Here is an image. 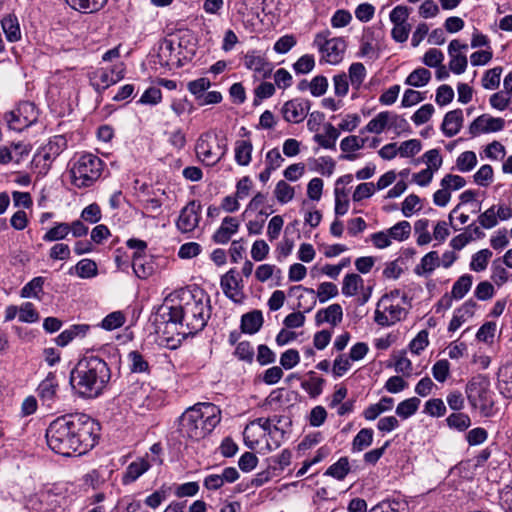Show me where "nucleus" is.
Instances as JSON below:
<instances>
[{
    "label": "nucleus",
    "mask_w": 512,
    "mask_h": 512,
    "mask_svg": "<svg viewBox=\"0 0 512 512\" xmlns=\"http://www.w3.org/2000/svg\"><path fill=\"white\" fill-rule=\"evenodd\" d=\"M99 424L83 413L66 414L53 420L46 429L49 448L62 456L85 454L99 437Z\"/></svg>",
    "instance_id": "obj_1"
},
{
    "label": "nucleus",
    "mask_w": 512,
    "mask_h": 512,
    "mask_svg": "<svg viewBox=\"0 0 512 512\" xmlns=\"http://www.w3.org/2000/svg\"><path fill=\"white\" fill-rule=\"evenodd\" d=\"M211 316L210 298L202 291L197 294L183 292L177 305H163L155 321L175 326L178 334L194 335L202 331Z\"/></svg>",
    "instance_id": "obj_2"
},
{
    "label": "nucleus",
    "mask_w": 512,
    "mask_h": 512,
    "mask_svg": "<svg viewBox=\"0 0 512 512\" xmlns=\"http://www.w3.org/2000/svg\"><path fill=\"white\" fill-rule=\"evenodd\" d=\"M111 378L107 363L98 356H85L78 361L70 373L73 392L81 398L98 397Z\"/></svg>",
    "instance_id": "obj_3"
},
{
    "label": "nucleus",
    "mask_w": 512,
    "mask_h": 512,
    "mask_svg": "<svg viewBox=\"0 0 512 512\" xmlns=\"http://www.w3.org/2000/svg\"><path fill=\"white\" fill-rule=\"evenodd\" d=\"M221 421V410L213 403H197L180 417L184 437L199 441L209 435Z\"/></svg>",
    "instance_id": "obj_4"
},
{
    "label": "nucleus",
    "mask_w": 512,
    "mask_h": 512,
    "mask_svg": "<svg viewBox=\"0 0 512 512\" xmlns=\"http://www.w3.org/2000/svg\"><path fill=\"white\" fill-rule=\"evenodd\" d=\"M104 163L96 155L84 154L70 168L71 183L77 188L92 186L101 176Z\"/></svg>",
    "instance_id": "obj_5"
},
{
    "label": "nucleus",
    "mask_w": 512,
    "mask_h": 512,
    "mask_svg": "<svg viewBox=\"0 0 512 512\" xmlns=\"http://www.w3.org/2000/svg\"><path fill=\"white\" fill-rule=\"evenodd\" d=\"M465 393L473 409L478 410L485 417L492 414L494 401L487 377L477 375L470 379L466 384Z\"/></svg>",
    "instance_id": "obj_6"
},
{
    "label": "nucleus",
    "mask_w": 512,
    "mask_h": 512,
    "mask_svg": "<svg viewBox=\"0 0 512 512\" xmlns=\"http://www.w3.org/2000/svg\"><path fill=\"white\" fill-rule=\"evenodd\" d=\"M195 151L198 159L207 166L217 164L227 152V144L225 139H219L211 133L206 132L198 138Z\"/></svg>",
    "instance_id": "obj_7"
},
{
    "label": "nucleus",
    "mask_w": 512,
    "mask_h": 512,
    "mask_svg": "<svg viewBox=\"0 0 512 512\" xmlns=\"http://www.w3.org/2000/svg\"><path fill=\"white\" fill-rule=\"evenodd\" d=\"M329 30L317 33L314 38V45L322 54V59L332 65L340 63L346 51V41L341 37L330 38Z\"/></svg>",
    "instance_id": "obj_8"
},
{
    "label": "nucleus",
    "mask_w": 512,
    "mask_h": 512,
    "mask_svg": "<svg viewBox=\"0 0 512 512\" xmlns=\"http://www.w3.org/2000/svg\"><path fill=\"white\" fill-rule=\"evenodd\" d=\"M39 112L34 103L21 102L16 109L5 114V120L11 130L21 132L38 120Z\"/></svg>",
    "instance_id": "obj_9"
},
{
    "label": "nucleus",
    "mask_w": 512,
    "mask_h": 512,
    "mask_svg": "<svg viewBox=\"0 0 512 512\" xmlns=\"http://www.w3.org/2000/svg\"><path fill=\"white\" fill-rule=\"evenodd\" d=\"M125 68L123 64L115 65L111 69L98 68L89 74L91 86L98 92L102 93L110 86L116 84L124 78Z\"/></svg>",
    "instance_id": "obj_10"
},
{
    "label": "nucleus",
    "mask_w": 512,
    "mask_h": 512,
    "mask_svg": "<svg viewBox=\"0 0 512 512\" xmlns=\"http://www.w3.org/2000/svg\"><path fill=\"white\" fill-rule=\"evenodd\" d=\"M406 315V311L399 304H394L387 296H383L377 303L374 320L381 326H391L400 321Z\"/></svg>",
    "instance_id": "obj_11"
},
{
    "label": "nucleus",
    "mask_w": 512,
    "mask_h": 512,
    "mask_svg": "<svg viewBox=\"0 0 512 512\" xmlns=\"http://www.w3.org/2000/svg\"><path fill=\"white\" fill-rule=\"evenodd\" d=\"M201 218V205L192 200L180 211L176 221V227L181 233H190L199 225Z\"/></svg>",
    "instance_id": "obj_12"
},
{
    "label": "nucleus",
    "mask_w": 512,
    "mask_h": 512,
    "mask_svg": "<svg viewBox=\"0 0 512 512\" xmlns=\"http://www.w3.org/2000/svg\"><path fill=\"white\" fill-rule=\"evenodd\" d=\"M310 108V100L294 98L283 104L281 112L285 121L297 124L307 117Z\"/></svg>",
    "instance_id": "obj_13"
},
{
    "label": "nucleus",
    "mask_w": 512,
    "mask_h": 512,
    "mask_svg": "<svg viewBox=\"0 0 512 512\" xmlns=\"http://www.w3.org/2000/svg\"><path fill=\"white\" fill-rule=\"evenodd\" d=\"M223 293L234 303H241L244 299L242 280L235 269H230L220 280Z\"/></svg>",
    "instance_id": "obj_14"
},
{
    "label": "nucleus",
    "mask_w": 512,
    "mask_h": 512,
    "mask_svg": "<svg viewBox=\"0 0 512 512\" xmlns=\"http://www.w3.org/2000/svg\"><path fill=\"white\" fill-rule=\"evenodd\" d=\"M244 66L262 78L269 77L273 69L265 54L259 50H250L244 55Z\"/></svg>",
    "instance_id": "obj_15"
},
{
    "label": "nucleus",
    "mask_w": 512,
    "mask_h": 512,
    "mask_svg": "<svg viewBox=\"0 0 512 512\" xmlns=\"http://www.w3.org/2000/svg\"><path fill=\"white\" fill-rule=\"evenodd\" d=\"M505 126V120L495 118L488 114L478 116L469 126V133L477 136L482 133H491L501 131Z\"/></svg>",
    "instance_id": "obj_16"
},
{
    "label": "nucleus",
    "mask_w": 512,
    "mask_h": 512,
    "mask_svg": "<svg viewBox=\"0 0 512 512\" xmlns=\"http://www.w3.org/2000/svg\"><path fill=\"white\" fill-rule=\"evenodd\" d=\"M59 382L55 373L49 372L37 387V394L42 403L51 407L58 399Z\"/></svg>",
    "instance_id": "obj_17"
},
{
    "label": "nucleus",
    "mask_w": 512,
    "mask_h": 512,
    "mask_svg": "<svg viewBox=\"0 0 512 512\" xmlns=\"http://www.w3.org/2000/svg\"><path fill=\"white\" fill-rule=\"evenodd\" d=\"M240 227V221L236 217L226 216L220 227L215 231L212 240L217 244H227Z\"/></svg>",
    "instance_id": "obj_18"
},
{
    "label": "nucleus",
    "mask_w": 512,
    "mask_h": 512,
    "mask_svg": "<svg viewBox=\"0 0 512 512\" xmlns=\"http://www.w3.org/2000/svg\"><path fill=\"white\" fill-rule=\"evenodd\" d=\"M67 148V140L63 135H56L41 148L40 155L45 161H54Z\"/></svg>",
    "instance_id": "obj_19"
},
{
    "label": "nucleus",
    "mask_w": 512,
    "mask_h": 512,
    "mask_svg": "<svg viewBox=\"0 0 512 512\" xmlns=\"http://www.w3.org/2000/svg\"><path fill=\"white\" fill-rule=\"evenodd\" d=\"M463 112L461 109H455L452 111H449L444 116L441 130L444 133L446 137H453L455 136L463 125Z\"/></svg>",
    "instance_id": "obj_20"
},
{
    "label": "nucleus",
    "mask_w": 512,
    "mask_h": 512,
    "mask_svg": "<svg viewBox=\"0 0 512 512\" xmlns=\"http://www.w3.org/2000/svg\"><path fill=\"white\" fill-rule=\"evenodd\" d=\"M343 310L340 304H331L325 309H320L315 315V322L317 326L323 323H329L332 326H336L342 321Z\"/></svg>",
    "instance_id": "obj_21"
},
{
    "label": "nucleus",
    "mask_w": 512,
    "mask_h": 512,
    "mask_svg": "<svg viewBox=\"0 0 512 512\" xmlns=\"http://www.w3.org/2000/svg\"><path fill=\"white\" fill-rule=\"evenodd\" d=\"M132 268L135 275L140 279L149 278L155 271L154 262L151 257L141 255L138 252L133 254Z\"/></svg>",
    "instance_id": "obj_22"
},
{
    "label": "nucleus",
    "mask_w": 512,
    "mask_h": 512,
    "mask_svg": "<svg viewBox=\"0 0 512 512\" xmlns=\"http://www.w3.org/2000/svg\"><path fill=\"white\" fill-rule=\"evenodd\" d=\"M440 266V257L437 251H430L425 254L420 263L414 268V273L418 276H430L433 271Z\"/></svg>",
    "instance_id": "obj_23"
},
{
    "label": "nucleus",
    "mask_w": 512,
    "mask_h": 512,
    "mask_svg": "<svg viewBox=\"0 0 512 512\" xmlns=\"http://www.w3.org/2000/svg\"><path fill=\"white\" fill-rule=\"evenodd\" d=\"M150 468V463L144 458H138L131 462L126 468L122 477L123 484H131L135 482L140 476L147 472Z\"/></svg>",
    "instance_id": "obj_24"
},
{
    "label": "nucleus",
    "mask_w": 512,
    "mask_h": 512,
    "mask_svg": "<svg viewBox=\"0 0 512 512\" xmlns=\"http://www.w3.org/2000/svg\"><path fill=\"white\" fill-rule=\"evenodd\" d=\"M498 389L504 397L512 399V361L506 362L499 368Z\"/></svg>",
    "instance_id": "obj_25"
},
{
    "label": "nucleus",
    "mask_w": 512,
    "mask_h": 512,
    "mask_svg": "<svg viewBox=\"0 0 512 512\" xmlns=\"http://www.w3.org/2000/svg\"><path fill=\"white\" fill-rule=\"evenodd\" d=\"M476 303L473 300L466 301L460 308H458L448 326L451 332L456 331L460 326L474 314Z\"/></svg>",
    "instance_id": "obj_26"
},
{
    "label": "nucleus",
    "mask_w": 512,
    "mask_h": 512,
    "mask_svg": "<svg viewBox=\"0 0 512 512\" xmlns=\"http://www.w3.org/2000/svg\"><path fill=\"white\" fill-rule=\"evenodd\" d=\"M263 322L262 312L260 310H253L242 315L241 330L247 334H255L261 329Z\"/></svg>",
    "instance_id": "obj_27"
},
{
    "label": "nucleus",
    "mask_w": 512,
    "mask_h": 512,
    "mask_svg": "<svg viewBox=\"0 0 512 512\" xmlns=\"http://www.w3.org/2000/svg\"><path fill=\"white\" fill-rule=\"evenodd\" d=\"M90 330L87 324H76L62 331L56 338L57 345L64 347L77 337H84Z\"/></svg>",
    "instance_id": "obj_28"
},
{
    "label": "nucleus",
    "mask_w": 512,
    "mask_h": 512,
    "mask_svg": "<svg viewBox=\"0 0 512 512\" xmlns=\"http://www.w3.org/2000/svg\"><path fill=\"white\" fill-rule=\"evenodd\" d=\"M295 289H302L310 295L314 296L316 294L320 303H325L329 299L334 298L338 295V287L332 282H323L318 286L317 291L315 292L312 288H304L301 285L294 287Z\"/></svg>",
    "instance_id": "obj_29"
},
{
    "label": "nucleus",
    "mask_w": 512,
    "mask_h": 512,
    "mask_svg": "<svg viewBox=\"0 0 512 512\" xmlns=\"http://www.w3.org/2000/svg\"><path fill=\"white\" fill-rule=\"evenodd\" d=\"M369 512H409V504L400 498L386 499L373 506Z\"/></svg>",
    "instance_id": "obj_30"
},
{
    "label": "nucleus",
    "mask_w": 512,
    "mask_h": 512,
    "mask_svg": "<svg viewBox=\"0 0 512 512\" xmlns=\"http://www.w3.org/2000/svg\"><path fill=\"white\" fill-rule=\"evenodd\" d=\"M235 161L240 166H247L252 159L253 145L250 140H237L235 142Z\"/></svg>",
    "instance_id": "obj_31"
},
{
    "label": "nucleus",
    "mask_w": 512,
    "mask_h": 512,
    "mask_svg": "<svg viewBox=\"0 0 512 512\" xmlns=\"http://www.w3.org/2000/svg\"><path fill=\"white\" fill-rule=\"evenodd\" d=\"M325 134H315L314 141L326 149H335L339 131L330 123L325 124Z\"/></svg>",
    "instance_id": "obj_32"
},
{
    "label": "nucleus",
    "mask_w": 512,
    "mask_h": 512,
    "mask_svg": "<svg viewBox=\"0 0 512 512\" xmlns=\"http://www.w3.org/2000/svg\"><path fill=\"white\" fill-rule=\"evenodd\" d=\"M2 29L9 42H16L21 38L18 19L14 15H6L1 21Z\"/></svg>",
    "instance_id": "obj_33"
},
{
    "label": "nucleus",
    "mask_w": 512,
    "mask_h": 512,
    "mask_svg": "<svg viewBox=\"0 0 512 512\" xmlns=\"http://www.w3.org/2000/svg\"><path fill=\"white\" fill-rule=\"evenodd\" d=\"M308 379L301 383V387L311 398H316L323 392L325 380L316 375L314 371L308 373Z\"/></svg>",
    "instance_id": "obj_34"
},
{
    "label": "nucleus",
    "mask_w": 512,
    "mask_h": 512,
    "mask_svg": "<svg viewBox=\"0 0 512 512\" xmlns=\"http://www.w3.org/2000/svg\"><path fill=\"white\" fill-rule=\"evenodd\" d=\"M176 47L172 40H165L159 47L158 58L162 65L171 66L179 63V58L174 54Z\"/></svg>",
    "instance_id": "obj_35"
},
{
    "label": "nucleus",
    "mask_w": 512,
    "mask_h": 512,
    "mask_svg": "<svg viewBox=\"0 0 512 512\" xmlns=\"http://www.w3.org/2000/svg\"><path fill=\"white\" fill-rule=\"evenodd\" d=\"M73 9L83 13H93L103 8L108 0H65Z\"/></svg>",
    "instance_id": "obj_36"
},
{
    "label": "nucleus",
    "mask_w": 512,
    "mask_h": 512,
    "mask_svg": "<svg viewBox=\"0 0 512 512\" xmlns=\"http://www.w3.org/2000/svg\"><path fill=\"white\" fill-rule=\"evenodd\" d=\"M391 120V113L388 111L380 112L372 120L368 122L365 131L375 134L382 133L386 127H389Z\"/></svg>",
    "instance_id": "obj_37"
},
{
    "label": "nucleus",
    "mask_w": 512,
    "mask_h": 512,
    "mask_svg": "<svg viewBox=\"0 0 512 512\" xmlns=\"http://www.w3.org/2000/svg\"><path fill=\"white\" fill-rule=\"evenodd\" d=\"M431 80V72L423 67L412 71L405 79V84L413 87H423Z\"/></svg>",
    "instance_id": "obj_38"
},
{
    "label": "nucleus",
    "mask_w": 512,
    "mask_h": 512,
    "mask_svg": "<svg viewBox=\"0 0 512 512\" xmlns=\"http://www.w3.org/2000/svg\"><path fill=\"white\" fill-rule=\"evenodd\" d=\"M473 277L469 274L460 276L452 286L451 295L454 299H462L471 289Z\"/></svg>",
    "instance_id": "obj_39"
},
{
    "label": "nucleus",
    "mask_w": 512,
    "mask_h": 512,
    "mask_svg": "<svg viewBox=\"0 0 512 512\" xmlns=\"http://www.w3.org/2000/svg\"><path fill=\"white\" fill-rule=\"evenodd\" d=\"M373 434L370 428L361 429L352 441V451L360 452L369 447L373 442Z\"/></svg>",
    "instance_id": "obj_40"
},
{
    "label": "nucleus",
    "mask_w": 512,
    "mask_h": 512,
    "mask_svg": "<svg viewBox=\"0 0 512 512\" xmlns=\"http://www.w3.org/2000/svg\"><path fill=\"white\" fill-rule=\"evenodd\" d=\"M420 402L417 397L408 398L397 405L396 414L402 419H407L416 413Z\"/></svg>",
    "instance_id": "obj_41"
},
{
    "label": "nucleus",
    "mask_w": 512,
    "mask_h": 512,
    "mask_svg": "<svg viewBox=\"0 0 512 512\" xmlns=\"http://www.w3.org/2000/svg\"><path fill=\"white\" fill-rule=\"evenodd\" d=\"M350 472V464L347 457H341L336 463L332 464L325 472V475L331 476L337 480H343Z\"/></svg>",
    "instance_id": "obj_42"
},
{
    "label": "nucleus",
    "mask_w": 512,
    "mask_h": 512,
    "mask_svg": "<svg viewBox=\"0 0 512 512\" xmlns=\"http://www.w3.org/2000/svg\"><path fill=\"white\" fill-rule=\"evenodd\" d=\"M363 286V279L360 275L351 273L347 274L343 279L342 293L347 297L356 295L359 287Z\"/></svg>",
    "instance_id": "obj_43"
},
{
    "label": "nucleus",
    "mask_w": 512,
    "mask_h": 512,
    "mask_svg": "<svg viewBox=\"0 0 512 512\" xmlns=\"http://www.w3.org/2000/svg\"><path fill=\"white\" fill-rule=\"evenodd\" d=\"M74 269L77 276L82 279L93 278L98 274L97 264L91 259L80 260Z\"/></svg>",
    "instance_id": "obj_44"
},
{
    "label": "nucleus",
    "mask_w": 512,
    "mask_h": 512,
    "mask_svg": "<svg viewBox=\"0 0 512 512\" xmlns=\"http://www.w3.org/2000/svg\"><path fill=\"white\" fill-rule=\"evenodd\" d=\"M44 281V278L41 276L33 278L22 287L20 296L22 298H39V293H41L43 290Z\"/></svg>",
    "instance_id": "obj_45"
},
{
    "label": "nucleus",
    "mask_w": 512,
    "mask_h": 512,
    "mask_svg": "<svg viewBox=\"0 0 512 512\" xmlns=\"http://www.w3.org/2000/svg\"><path fill=\"white\" fill-rule=\"evenodd\" d=\"M70 233V224L68 223H56L51 229H49L43 236V240L46 242H53L65 239Z\"/></svg>",
    "instance_id": "obj_46"
},
{
    "label": "nucleus",
    "mask_w": 512,
    "mask_h": 512,
    "mask_svg": "<svg viewBox=\"0 0 512 512\" xmlns=\"http://www.w3.org/2000/svg\"><path fill=\"white\" fill-rule=\"evenodd\" d=\"M491 257L492 252L489 249H482L478 251L472 256L470 269L475 272L484 271L487 268Z\"/></svg>",
    "instance_id": "obj_47"
},
{
    "label": "nucleus",
    "mask_w": 512,
    "mask_h": 512,
    "mask_svg": "<svg viewBox=\"0 0 512 512\" xmlns=\"http://www.w3.org/2000/svg\"><path fill=\"white\" fill-rule=\"evenodd\" d=\"M477 165V156L473 151L461 153L456 160V168L460 172H469Z\"/></svg>",
    "instance_id": "obj_48"
},
{
    "label": "nucleus",
    "mask_w": 512,
    "mask_h": 512,
    "mask_svg": "<svg viewBox=\"0 0 512 512\" xmlns=\"http://www.w3.org/2000/svg\"><path fill=\"white\" fill-rule=\"evenodd\" d=\"M129 367L133 373L149 372V364L138 351H131L128 354Z\"/></svg>",
    "instance_id": "obj_49"
},
{
    "label": "nucleus",
    "mask_w": 512,
    "mask_h": 512,
    "mask_svg": "<svg viewBox=\"0 0 512 512\" xmlns=\"http://www.w3.org/2000/svg\"><path fill=\"white\" fill-rule=\"evenodd\" d=\"M125 315L121 311H114L108 314L101 322L100 326L104 330L112 331L121 327L125 323Z\"/></svg>",
    "instance_id": "obj_50"
},
{
    "label": "nucleus",
    "mask_w": 512,
    "mask_h": 512,
    "mask_svg": "<svg viewBox=\"0 0 512 512\" xmlns=\"http://www.w3.org/2000/svg\"><path fill=\"white\" fill-rule=\"evenodd\" d=\"M274 194L276 199L282 203L290 202L294 197V188L286 181L280 180L275 187Z\"/></svg>",
    "instance_id": "obj_51"
},
{
    "label": "nucleus",
    "mask_w": 512,
    "mask_h": 512,
    "mask_svg": "<svg viewBox=\"0 0 512 512\" xmlns=\"http://www.w3.org/2000/svg\"><path fill=\"white\" fill-rule=\"evenodd\" d=\"M366 77V68L360 63H352L349 67V79L354 88L358 89Z\"/></svg>",
    "instance_id": "obj_52"
},
{
    "label": "nucleus",
    "mask_w": 512,
    "mask_h": 512,
    "mask_svg": "<svg viewBox=\"0 0 512 512\" xmlns=\"http://www.w3.org/2000/svg\"><path fill=\"white\" fill-rule=\"evenodd\" d=\"M210 86V80L205 77H201L187 83L188 91L195 96L197 101L200 99V97H202V95Z\"/></svg>",
    "instance_id": "obj_53"
},
{
    "label": "nucleus",
    "mask_w": 512,
    "mask_h": 512,
    "mask_svg": "<svg viewBox=\"0 0 512 512\" xmlns=\"http://www.w3.org/2000/svg\"><path fill=\"white\" fill-rule=\"evenodd\" d=\"M502 73L501 67H494L484 74L482 85L485 89L493 90L499 87L500 77Z\"/></svg>",
    "instance_id": "obj_54"
},
{
    "label": "nucleus",
    "mask_w": 512,
    "mask_h": 512,
    "mask_svg": "<svg viewBox=\"0 0 512 512\" xmlns=\"http://www.w3.org/2000/svg\"><path fill=\"white\" fill-rule=\"evenodd\" d=\"M411 232V225L408 221H400L389 230V236L397 241H403L407 239Z\"/></svg>",
    "instance_id": "obj_55"
},
{
    "label": "nucleus",
    "mask_w": 512,
    "mask_h": 512,
    "mask_svg": "<svg viewBox=\"0 0 512 512\" xmlns=\"http://www.w3.org/2000/svg\"><path fill=\"white\" fill-rule=\"evenodd\" d=\"M446 421L449 427L459 431H464L471 425L470 417L464 413H452Z\"/></svg>",
    "instance_id": "obj_56"
},
{
    "label": "nucleus",
    "mask_w": 512,
    "mask_h": 512,
    "mask_svg": "<svg viewBox=\"0 0 512 512\" xmlns=\"http://www.w3.org/2000/svg\"><path fill=\"white\" fill-rule=\"evenodd\" d=\"M422 145L418 139H410L398 147L399 155L404 158L413 157L421 151Z\"/></svg>",
    "instance_id": "obj_57"
},
{
    "label": "nucleus",
    "mask_w": 512,
    "mask_h": 512,
    "mask_svg": "<svg viewBox=\"0 0 512 512\" xmlns=\"http://www.w3.org/2000/svg\"><path fill=\"white\" fill-rule=\"evenodd\" d=\"M39 320V313L31 302H25L19 308V321L23 323H34Z\"/></svg>",
    "instance_id": "obj_58"
},
{
    "label": "nucleus",
    "mask_w": 512,
    "mask_h": 512,
    "mask_svg": "<svg viewBox=\"0 0 512 512\" xmlns=\"http://www.w3.org/2000/svg\"><path fill=\"white\" fill-rule=\"evenodd\" d=\"M315 67V59L313 55L305 54L301 56L294 64L293 69L296 74H307Z\"/></svg>",
    "instance_id": "obj_59"
},
{
    "label": "nucleus",
    "mask_w": 512,
    "mask_h": 512,
    "mask_svg": "<svg viewBox=\"0 0 512 512\" xmlns=\"http://www.w3.org/2000/svg\"><path fill=\"white\" fill-rule=\"evenodd\" d=\"M449 374L450 363L446 359L438 360L432 367V375L440 383L445 382Z\"/></svg>",
    "instance_id": "obj_60"
},
{
    "label": "nucleus",
    "mask_w": 512,
    "mask_h": 512,
    "mask_svg": "<svg viewBox=\"0 0 512 512\" xmlns=\"http://www.w3.org/2000/svg\"><path fill=\"white\" fill-rule=\"evenodd\" d=\"M424 412L433 417H441L446 413V406L442 399H430L425 403Z\"/></svg>",
    "instance_id": "obj_61"
},
{
    "label": "nucleus",
    "mask_w": 512,
    "mask_h": 512,
    "mask_svg": "<svg viewBox=\"0 0 512 512\" xmlns=\"http://www.w3.org/2000/svg\"><path fill=\"white\" fill-rule=\"evenodd\" d=\"M493 180V168L491 165L485 164L481 166L474 174V181L483 187L488 186Z\"/></svg>",
    "instance_id": "obj_62"
},
{
    "label": "nucleus",
    "mask_w": 512,
    "mask_h": 512,
    "mask_svg": "<svg viewBox=\"0 0 512 512\" xmlns=\"http://www.w3.org/2000/svg\"><path fill=\"white\" fill-rule=\"evenodd\" d=\"M335 214L337 216H343L347 213L349 208V201L347 199V194L344 190L335 188Z\"/></svg>",
    "instance_id": "obj_63"
},
{
    "label": "nucleus",
    "mask_w": 512,
    "mask_h": 512,
    "mask_svg": "<svg viewBox=\"0 0 512 512\" xmlns=\"http://www.w3.org/2000/svg\"><path fill=\"white\" fill-rule=\"evenodd\" d=\"M434 113V107L432 104H425L421 106L412 116V121L415 125H422L430 120Z\"/></svg>",
    "instance_id": "obj_64"
}]
</instances>
